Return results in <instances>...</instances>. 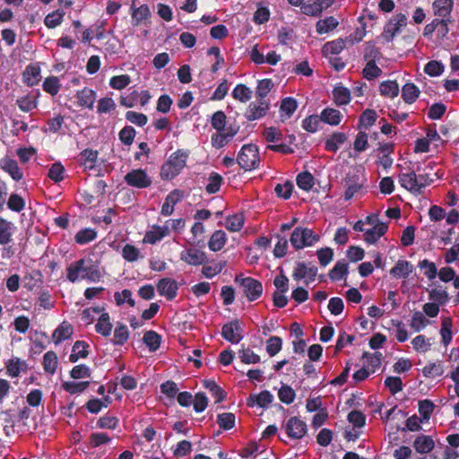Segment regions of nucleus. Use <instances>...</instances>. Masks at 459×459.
I'll list each match as a JSON object with an SVG mask.
<instances>
[{"label":"nucleus","instance_id":"1","mask_svg":"<svg viewBox=\"0 0 459 459\" xmlns=\"http://www.w3.org/2000/svg\"><path fill=\"white\" fill-rule=\"evenodd\" d=\"M66 277L71 282L81 281H98L101 273L98 264L90 257L71 263L66 269Z\"/></svg>","mask_w":459,"mask_h":459},{"label":"nucleus","instance_id":"2","mask_svg":"<svg viewBox=\"0 0 459 459\" xmlns=\"http://www.w3.org/2000/svg\"><path fill=\"white\" fill-rule=\"evenodd\" d=\"M398 182L403 188L418 195L434 182V178L428 173L417 175L413 170H407L398 175Z\"/></svg>","mask_w":459,"mask_h":459},{"label":"nucleus","instance_id":"3","mask_svg":"<svg viewBox=\"0 0 459 459\" xmlns=\"http://www.w3.org/2000/svg\"><path fill=\"white\" fill-rule=\"evenodd\" d=\"M186 160L187 154L182 151L172 153L161 167V178L169 180L177 177L186 167Z\"/></svg>","mask_w":459,"mask_h":459},{"label":"nucleus","instance_id":"4","mask_svg":"<svg viewBox=\"0 0 459 459\" xmlns=\"http://www.w3.org/2000/svg\"><path fill=\"white\" fill-rule=\"evenodd\" d=\"M366 223L369 226L365 230L364 241L368 244H375L384 236L387 230V225L381 221L378 214L371 213L366 217Z\"/></svg>","mask_w":459,"mask_h":459},{"label":"nucleus","instance_id":"5","mask_svg":"<svg viewBox=\"0 0 459 459\" xmlns=\"http://www.w3.org/2000/svg\"><path fill=\"white\" fill-rule=\"evenodd\" d=\"M319 239V235L315 233L312 230L298 227L293 230L290 242L295 249H302L307 247L314 246Z\"/></svg>","mask_w":459,"mask_h":459},{"label":"nucleus","instance_id":"6","mask_svg":"<svg viewBox=\"0 0 459 459\" xmlns=\"http://www.w3.org/2000/svg\"><path fill=\"white\" fill-rule=\"evenodd\" d=\"M238 163L246 170L256 169L260 163L259 153L256 146L253 144L244 145L238 153Z\"/></svg>","mask_w":459,"mask_h":459},{"label":"nucleus","instance_id":"7","mask_svg":"<svg viewBox=\"0 0 459 459\" xmlns=\"http://www.w3.org/2000/svg\"><path fill=\"white\" fill-rule=\"evenodd\" d=\"M235 282L239 284L249 301L257 299L263 293L262 283L251 277H243L242 275H238L235 278Z\"/></svg>","mask_w":459,"mask_h":459},{"label":"nucleus","instance_id":"8","mask_svg":"<svg viewBox=\"0 0 459 459\" xmlns=\"http://www.w3.org/2000/svg\"><path fill=\"white\" fill-rule=\"evenodd\" d=\"M366 178L362 173H351L348 174L344 179V198L350 200L355 195L360 194L366 184Z\"/></svg>","mask_w":459,"mask_h":459},{"label":"nucleus","instance_id":"9","mask_svg":"<svg viewBox=\"0 0 459 459\" xmlns=\"http://www.w3.org/2000/svg\"><path fill=\"white\" fill-rule=\"evenodd\" d=\"M407 25V17L405 14L398 13L393 16L385 24L382 37L386 41H391L401 32L402 29Z\"/></svg>","mask_w":459,"mask_h":459},{"label":"nucleus","instance_id":"10","mask_svg":"<svg viewBox=\"0 0 459 459\" xmlns=\"http://www.w3.org/2000/svg\"><path fill=\"white\" fill-rule=\"evenodd\" d=\"M125 181L130 186L136 188H146L152 185V178L145 170L133 169L125 176Z\"/></svg>","mask_w":459,"mask_h":459},{"label":"nucleus","instance_id":"11","mask_svg":"<svg viewBox=\"0 0 459 459\" xmlns=\"http://www.w3.org/2000/svg\"><path fill=\"white\" fill-rule=\"evenodd\" d=\"M180 259L187 264L199 266L206 262L207 255L203 250L190 247L181 251Z\"/></svg>","mask_w":459,"mask_h":459},{"label":"nucleus","instance_id":"12","mask_svg":"<svg viewBox=\"0 0 459 459\" xmlns=\"http://www.w3.org/2000/svg\"><path fill=\"white\" fill-rule=\"evenodd\" d=\"M334 0H314L304 3L301 6L302 13L306 15L317 16L333 4Z\"/></svg>","mask_w":459,"mask_h":459},{"label":"nucleus","instance_id":"13","mask_svg":"<svg viewBox=\"0 0 459 459\" xmlns=\"http://www.w3.org/2000/svg\"><path fill=\"white\" fill-rule=\"evenodd\" d=\"M270 104L264 100L251 102L247 108L246 117L248 120H256L264 117L269 110Z\"/></svg>","mask_w":459,"mask_h":459},{"label":"nucleus","instance_id":"14","mask_svg":"<svg viewBox=\"0 0 459 459\" xmlns=\"http://www.w3.org/2000/svg\"><path fill=\"white\" fill-rule=\"evenodd\" d=\"M222 336L231 343H238L243 339V329L238 321H232L222 327Z\"/></svg>","mask_w":459,"mask_h":459},{"label":"nucleus","instance_id":"15","mask_svg":"<svg viewBox=\"0 0 459 459\" xmlns=\"http://www.w3.org/2000/svg\"><path fill=\"white\" fill-rule=\"evenodd\" d=\"M0 168L15 181H20L23 178V172L17 161L8 156L0 160Z\"/></svg>","mask_w":459,"mask_h":459},{"label":"nucleus","instance_id":"16","mask_svg":"<svg viewBox=\"0 0 459 459\" xmlns=\"http://www.w3.org/2000/svg\"><path fill=\"white\" fill-rule=\"evenodd\" d=\"M317 274V268L316 266H307L304 264H299L293 272V278L297 281L304 280V282L308 285L313 282Z\"/></svg>","mask_w":459,"mask_h":459},{"label":"nucleus","instance_id":"17","mask_svg":"<svg viewBox=\"0 0 459 459\" xmlns=\"http://www.w3.org/2000/svg\"><path fill=\"white\" fill-rule=\"evenodd\" d=\"M285 429L290 437L301 438L307 433V425L300 419L292 417L287 421Z\"/></svg>","mask_w":459,"mask_h":459},{"label":"nucleus","instance_id":"18","mask_svg":"<svg viewBox=\"0 0 459 459\" xmlns=\"http://www.w3.org/2000/svg\"><path fill=\"white\" fill-rule=\"evenodd\" d=\"M445 373V364L442 360H429L421 368V374L426 378L435 379Z\"/></svg>","mask_w":459,"mask_h":459},{"label":"nucleus","instance_id":"19","mask_svg":"<svg viewBox=\"0 0 459 459\" xmlns=\"http://www.w3.org/2000/svg\"><path fill=\"white\" fill-rule=\"evenodd\" d=\"M96 97L97 94L95 91L85 87L76 93L77 104L82 108L91 109L96 100Z\"/></svg>","mask_w":459,"mask_h":459},{"label":"nucleus","instance_id":"20","mask_svg":"<svg viewBox=\"0 0 459 459\" xmlns=\"http://www.w3.org/2000/svg\"><path fill=\"white\" fill-rule=\"evenodd\" d=\"M113 325L110 321V316L107 312H104V309L101 308V312L97 319V323L95 325V331L101 334L104 337H108L110 335L112 332Z\"/></svg>","mask_w":459,"mask_h":459},{"label":"nucleus","instance_id":"21","mask_svg":"<svg viewBox=\"0 0 459 459\" xmlns=\"http://www.w3.org/2000/svg\"><path fill=\"white\" fill-rule=\"evenodd\" d=\"M411 344L415 352L424 354L432 349L433 338L419 334L412 338Z\"/></svg>","mask_w":459,"mask_h":459},{"label":"nucleus","instance_id":"22","mask_svg":"<svg viewBox=\"0 0 459 459\" xmlns=\"http://www.w3.org/2000/svg\"><path fill=\"white\" fill-rule=\"evenodd\" d=\"M182 193L179 190L170 192L161 206V215L170 216L174 212V206L182 199Z\"/></svg>","mask_w":459,"mask_h":459},{"label":"nucleus","instance_id":"23","mask_svg":"<svg viewBox=\"0 0 459 459\" xmlns=\"http://www.w3.org/2000/svg\"><path fill=\"white\" fill-rule=\"evenodd\" d=\"M412 271L413 265L410 262L400 259L390 270V274L395 279H405L412 273Z\"/></svg>","mask_w":459,"mask_h":459},{"label":"nucleus","instance_id":"24","mask_svg":"<svg viewBox=\"0 0 459 459\" xmlns=\"http://www.w3.org/2000/svg\"><path fill=\"white\" fill-rule=\"evenodd\" d=\"M157 289L161 296L173 299L177 295L178 285L174 280L165 278L159 281Z\"/></svg>","mask_w":459,"mask_h":459},{"label":"nucleus","instance_id":"25","mask_svg":"<svg viewBox=\"0 0 459 459\" xmlns=\"http://www.w3.org/2000/svg\"><path fill=\"white\" fill-rule=\"evenodd\" d=\"M74 333V328L71 324L64 321L54 332L52 334V340L55 344H59L60 342L69 339Z\"/></svg>","mask_w":459,"mask_h":459},{"label":"nucleus","instance_id":"26","mask_svg":"<svg viewBox=\"0 0 459 459\" xmlns=\"http://www.w3.org/2000/svg\"><path fill=\"white\" fill-rule=\"evenodd\" d=\"M431 324L432 322L421 311L413 312L410 320V326L416 333L421 332Z\"/></svg>","mask_w":459,"mask_h":459},{"label":"nucleus","instance_id":"27","mask_svg":"<svg viewBox=\"0 0 459 459\" xmlns=\"http://www.w3.org/2000/svg\"><path fill=\"white\" fill-rule=\"evenodd\" d=\"M6 373L11 377H17L21 373L27 370V364L19 358L9 359L6 364Z\"/></svg>","mask_w":459,"mask_h":459},{"label":"nucleus","instance_id":"28","mask_svg":"<svg viewBox=\"0 0 459 459\" xmlns=\"http://www.w3.org/2000/svg\"><path fill=\"white\" fill-rule=\"evenodd\" d=\"M435 446L433 438L429 436H419L413 442L414 449L420 454L430 453Z\"/></svg>","mask_w":459,"mask_h":459},{"label":"nucleus","instance_id":"29","mask_svg":"<svg viewBox=\"0 0 459 459\" xmlns=\"http://www.w3.org/2000/svg\"><path fill=\"white\" fill-rule=\"evenodd\" d=\"M346 141V134L341 132L334 133L326 139L325 143V150L336 152Z\"/></svg>","mask_w":459,"mask_h":459},{"label":"nucleus","instance_id":"30","mask_svg":"<svg viewBox=\"0 0 459 459\" xmlns=\"http://www.w3.org/2000/svg\"><path fill=\"white\" fill-rule=\"evenodd\" d=\"M89 355V344L84 341H76L72 348L69 356L71 362H76L81 359H85Z\"/></svg>","mask_w":459,"mask_h":459},{"label":"nucleus","instance_id":"31","mask_svg":"<svg viewBox=\"0 0 459 459\" xmlns=\"http://www.w3.org/2000/svg\"><path fill=\"white\" fill-rule=\"evenodd\" d=\"M165 230H162L160 225H152L150 227L143 238V243L154 245L165 238Z\"/></svg>","mask_w":459,"mask_h":459},{"label":"nucleus","instance_id":"32","mask_svg":"<svg viewBox=\"0 0 459 459\" xmlns=\"http://www.w3.org/2000/svg\"><path fill=\"white\" fill-rule=\"evenodd\" d=\"M320 117L323 122L331 126H338L343 117L341 111L331 108H325L321 112Z\"/></svg>","mask_w":459,"mask_h":459},{"label":"nucleus","instance_id":"33","mask_svg":"<svg viewBox=\"0 0 459 459\" xmlns=\"http://www.w3.org/2000/svg\"><path fill=\"white\" fill-rule=\"evenodd\" d=\"M346 40L342 39H337L333 41L326 42L323 48V55L326 57L340 54L345 48Z\"/></svg>","mask_w":459,"mask_h":459},{"label":"nucleus","instance_id":"34","mask_svg":"<svg viewBox=\"0 0 459 459\" xmlns=\"http://www.w3.org/2000/svg\"><path fill=\"white\" fill-rule=\"evenodd\" d=\"M235 130L229 131H217L216 134L212 135V145L214 148L220 149L229 143V141L235 135Z\"/></svg>","mask_w":459,"mask_h":459},{"label":"nucleus","instance_id":"35","mask_svg":"<svg viewBox=\"0 0 459 459\" xmlns=\"http://www.w3.org/2000/svg\"><path fill=\"white\" fill-rule=\"evenodd\" d=\"M132 21L134 25H139L143 21L149 18L151 13L146 4L135 7V4H132Z\"/></svg>","mask_w":459,"mask_h":459},{"label":"nucleus","instance_id":"36","mask_svg":"<svg viewBox=\"0 0 459 459\" xmlns=\"http://www.w3.org/2000/svg\"><path fill=\"white\" fill-rule=\"evenodd\" d=\"M339 24L336 18L328 16L321 19L316 22V28L318 34H325L333 30Z\"/></svg>","mask_w":459,"mask_h":459},{"label":"nucleus","instance_id":"37","mask_svg":"<svg viewBox=\"0 0 459 459\" xmlns=\"http://www.w3.org/2000/svg\"><path fill=\"white\" fill-rule=\"evenodd\" d=\"M14 226L12 222L0 217V244H8L12 239Z\"/></svg>","mask_w":459,"mask_h":459},{"label":"nucleus","instance_id":"38","mask_svg":"<svg viewBox=\"0 0 459 459\" xmlns=\"http://www.w3.org/2000/svg\"><path fill=\"white\" fill-rule=\"evenodd\" d=\"M227 241L226 233L223 230H216L211 236L210 240L208 242V247L212 251H219L221 250Z\"/></svg>","mask_w":459,"mask_h":459},{"label":"nucleus","instance_id":"39","mask_svg":"<svg viewBox=\"0 0 459 459\" xmlns=\"http://www.w3.org/2000/svg\"><path fill=\"white\" fill-rule=\"evenodd\" d=\"M419 95L420 90L415 84L407 82L403 85L402 89V97L406 103L411 104L415 102L419 98Z\"/></svg>","mask_w":459,"mask_h":459},{"label":"nucleus","instance_id":"40","mask_svg":"<svg viewBox=\"0 0 459 459\" xmlns=\"http://www.w3.org/2000/svg\"><path fill=\"white\" fill-rule=\"evenodd\" d=\"M244 222L245 217L243 213H236L227 217L224 226L228 230L237 232L243 228Z\"/></svg>","mask_w":459,"mask_h":459},{"label":"nucleus","instance_id":"41","mask_svg":"<svg viewBox=\"0 0 459 459\" xmlns=\"http://www.w3.org/2000/svg\"><path fill=\"white\" fill-rule=\"evenodd\" d=\"M452 7V0H435V2L433 3L435 15H437L442 18H446L450 14Z\"/></svg>","mask_w":459,"mask_h":459},{"label":"nucleus","instance_id":"42","mask_svg":"<svg viewBox=\"0 0 459 459\" xmlns=\"http://www.w3.org/2000/svg\"><path fill=\"white\" fill-rule=\"evenodd\" d=\"M23 78L30 86L37 84L40 80V68L36 65H28L23 73Z\"/></svg>","mask_w":459,"mask_h":459},{"label":"nucleus","instance_id":"43","mask_svg":"<svg viewBox=\"0 0 459 459\" xmlns=\"http://www.w3.org/2000/svg\"><path fill=\"white\" fill-rule=\"evenodd\" d=\"M129 336V331L126 325L117 323L112 339V342L115 345H123L126 342Z\"/></svg>","mask_w":459,"mask_h":459},{"label":"nucleus","instance_id":"44","mask_svg":"<svg viewBox=\"0 0 459 459\" xmlns=\"http://www.w3.org/2000/svg\"><path fill=\"white\" fill-rule=\"evenodd\" d=\"M334 102L339 105H346L351 101V92L343 86H336L333 91Z\"/></svg>","mask_w":459,"mask_h":459},{"label":"nucleus","instance_id":"45","mask_svg":"<svg viewBox=\"0 0 459 459\" xmlns=\"http://www.w3.org/2000/svg\"><path fill=\"white\" fill-rule=\"evenodd\" d=\"M297 101L292 98L282 100L280 107L281 117L284 119L290 118L297 109Z\"/></svg>","mask_w":459,"mask_h":459},{"label":"nucleus","instance_id":"46","mask_svg":"<svg viewBox=\"0 0 459 459\" xmlns=\"http://www.w3.org/2000/svg\"><path fill=\"white\" fill-rule=\"evenodd\" d=\"M42 364H43L44 370L47 373L53 375L56 372L57 365H58L56 354L54 351L46 352L43 356Z\"/></svg>","mask_w":459,"mask_h":459},{"label":"nucleus","instance_id":"47","mask_svg":"<svg viewBox=\"0 0 459 459\" xmlns=\"http://www.w3.org/2000/svg\"><path fill=\"white\" fill-rule=\"evenodd\" d=\"M252 93L251 89L245 84H238L232 91V97L240 102L246 103L251 100Z\"/></svg>","mask_w":459,"mask_h":459},{"label":"nucleus","instance_id":"48","mask_svg":"<svg viewBox=\"0 0 459 459\" xmlns=\"http://www.w3.org/2000/svg\"><path fill=\"white\" fill-rule=\"evenodd\" d=\"M65 16V12L63 10L57 9L50 13H48L45 19L44 23L49 29H54L59 26Z\"/></svg>","mask_w":459,"mask_h":459},{"label":"nucleus","instance_id":"49","mask_svg":"<svg viewBox=\"0 0 459 459\" xmlns=\"http://www.w3.org/2000/svg\"><path fill=\"white\" fill-rule=\"evenodd\" d=\"M381 95L388 98H394L399 93V85L395 81H385L379 86Z\"/></svg>","mask_w":459,"mask_h":459},{"label":"nucleus","instance_id":"50","mask_svg":"<svg viewBox=\"0 0 459 459\" xmlns=\"http://www.w3.org/2000/svg\"><path fill=\"white\" fill-rule=\"evenodd\" d=\"M89 385L90 383L88 381H65L62 384V388L71 394H75L85 391L88 388Z\"/></svg>","mask_w":459,"mask_h":459},{"label":"nucleus","instance_id":"51","mask_svg":"<svg viewBox=\"0 0 459 459\" xmlns=\"http://www.w3.org/2000/svg\"><path fill=\"white\" fill-rule=\"evenodd\" d=\"M365 362L364 365L371 370L372 373L376 371L381 365L382 353L375 352L372 354L365 353L363 356Z\"/></svg>","mask_w":459,"mask_h":459},{"label":"nucleus","instance_id":"52","mask_svg":"<svg viewBox=\"0 0 459 459\" xmlns=\"http://www.w3.org/2000/svg\"><path fill=\"white\" fill-rule=\"evenodd\" d=\"M348 273V264L343 261H338L329 273V277L333 281H340Z\"/></svg>","mask_w":459,"mask_h":459},{"label":"nucleus","instance_id":"53","mask_svg":"<svg viewBox=\"0 0 459 459\" xmlns=\"http://www.w3.org/2000/svg\"><path fill=\"white\" fill-rule=\"evenodd\" d=\"M122 256L127 262H135L138 259L142 258L143 255L136 247L126 244L122 249Z\"/></svg>","mask_w":459,"mask_h":459},{"label":"nucleus","instance_id":"54","mask_svg":"<svg viewBox=\"0 0 459 459\" xmlns=\"http://www.w3.org/2000/svg\"><path fill=\"white\" fill-rule=\"evenodd\" d=\"M273 87V82L271 79H263L258 81L255 89V96L258 99L264 100Z\"/></svg>","mask_w":459,"mask_h":459},{"label":"nucleus","instance_id":"55","mask_svg":"<svg viewBox=\"0 0 459 459\" xmlns=\"http://www.w3.org/2000/svg\"><path fill=\"white\" fill-rule=\"evenodd\" d=\"M204 385L215 398L216 403H220L224 400L225 393L214 381L205 380L204 381Z\"/></svg>","mask_w":459,"mask_h":459},{"label":"nucleus","instance_id":"56","mask_svg":"<svg viewBox=\"0 0 459 459\" xmlns=\"http://www.w3.org/2000/svg\"><path fill=\"white\" fill-rule=\"evenodd\" d=\"M226 115L222 111H216L211 119V125L216 131H229L231 128H226Z\"/></svg>","mask_w":459,"mask_h":459},{"label":"nucleus","instance_id":"57","mask_svg":"<svg viewBox=\"0 0 459 459\" xmlns=\"http://www.w3.org/2000/svg\"><path fill=\"white\" fill-rule=\"evenodd\" d=\"M131 82V78L127 74L116 75L110 78L109 86L112 89L121 91L126 88Z\"/></svg>","mask_w":459,"mask_h":459},{"label":"nucleus","instance_id":"58","mask_svg":"<svg viewBox=\"0 0 459 459\" xmlns=\"http://www.w3.org/2000/svg\"><path fill=\"white\" fill-rule=\"evenodd\" d=\"M97 233L94 230L87 228L77 232L74 239L78 244L84 245L95 239Z\"/></svg>","mask_w":459,"mask_h":459},{"label":"nucleus","instance_id":"59","mask_svg":"<svg viewBox=\"0 0 459 459\" xmlns=\"http://www.w3.org/2000/svg\"><path fill=\"white\" fill-rule=\"evenodd\" d=\"M60 88L59 79L56 76L48 77L43 82V90L53 96L57 94Z\"/></svg>","mask_w":459,"mask_h":459},{"label":"nucleus","instance_id":"60","mask_svg":"<svg viewBox=\"0 0 459 459\" xmlns=\"http://www.w3.org/2000/svg\"><path fill=\"white\" fill-rule=\"evenodd\" d=\"M419 267L424 270V275L429 280H434L437 275V269L433 262L424 259L419 263Z\"/></svg>","mask_w":459,"mask_h":459},{"label":"nucleus","instance_id":"61","mask_svg":"<svg viewBox=\"0 0 459 459\" xmlns=\"http://www.w3.org/2000/svg\"><path fill=\"white\" fill-rule=\"evenodd\" d=\"M297 185L299 188L308 191L314 186V177L308 172H303L297 177Z\"/></svg>","mask_w":459,"mask_h":459},{"label":"nucleus","instance_id":"62","mask_svg":"<svg viewBox=\"0 0 459 459\" xmlns=\"http://www.w3.org/2000/svg\"><path fill=\"white\" fill-rule=\"evenodd\" d=\"M381 74V69L376 65L375 60H368L363 69V76L368 80H372Z\"/></svg>","mask_w":459,"mask_h":459},{"label":"nucleus","instance_id":"63","mask_svg":"<svg viewBox=\"0 0 459 459\" xmlns=\"http://www.w3.org/2000/svg\"><path fill=\"white\" fill-rule=\"evenodd\" d=\"M321 121V117L312 115L302 121V127L309 133H316L318 130Z\"/></svg>","mask_w":459,"mask_h":459},{"label":"nucleus","instance_id":"64","mask_svg":"<svg viewBox=\"0 0 459 459\" xmlns=\"http://www.w3.org/2000/svg\"><path fill=\"white\" fill-rule=\"evenodd\" d=\"M238 358L245 364H256L260 361V356L248 348L240 350Z\"/></svg>","mask_w":459,"mask_h":459}]
</instances>
